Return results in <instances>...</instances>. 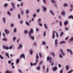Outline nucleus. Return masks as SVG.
Segmentation results:
<instances>
[{"label": "nucleus", "instance_id": "obj_60", "mask_svg": "<svg viewBox=\"0 0 73 73\" xmlns=\"http://www.w3.org/2000/svg\"><path fill=\"white\" fill-rule=\"evenodd\" d=\"M34 45L35 46H36V44L35 42L34 43Z\"/></svg>", "mask_w": 73, "mask_h": 73}, {"label": "nucleus", "instance_id": "obj_54", "mask_svg": "<svg viewBox=\"0 0 73 73\" xmlns=\"http://www.w3.org/2000/svg\"><path fill=\"white\" fill-rule=\"evenodd\" d=\"M42 62H43L42 61H41V62H40L39 64L40 65H41L42 64Z\"/></svg>", "mask_w": 73, "mask_h": 73}, {"label": "nucleus", "instance_id": "obj_18", "mask_svg": "<svg viewBox=\"0 0 73 73\" xmlns=\"http://www.w3.org/2000/svg\"><path fill=\"white\" fill-rule=\"evenodd\" d=\"M22 47V46L21 44H20L19 46L18 47V49H19L20 48H21Z\"/></svg>", "mask_w": 73, "mask_h": 73}, {"label": "nucleus", "instance_id": "obj_6", "mask_svg": "<svg viewBox=\"0 0 73 73\" xmlns=\"http://www.w3.org/2000/svg\"><path fill=\"white\" fill-rule=\"evenodd\" d=\"M55 31L53 32L52 38L54 39L55 38Z\"/></svg>", "mask_w": 73, "mask_h": 73}, {"label": "nucleus", "instance_id": "obj_50", "mask_svg": "<svg viewBox=\"0 0 73 73\" xmlns=\"http://www.w3.org/2000/svg\"><path fill=\"white\" fill-rule=\"evenodd\" d=\"M40 68L39 67H37V69L38 70H40Z\"/></svg>", "mask_w": 73, "mask_h": 73}, {"label": "nucleus", "instance_id": "obj_40", "mask_svg": "<svg viewBox=\"0 0 73 73\" xmlns=\"http://www.w3.org/2000/svg\"><path fill=\"white\" fill-rule=\"evenodd\" d=\"M29 13V11L28 10H27L26 12V13L27 14H28Z\"/></svg>", "mask_w": 73, "mask_h": 73}, {"label": "nucleus", "instance_id": "obj_3", "mask_svg": "<svg viewBox=\"0 0 73 73\" xmlns=\"http://www.w3.org/2000/svg\"><path fill=\"white\" fill-rule=\"evenodd\" d=\"M67 51L68 52H70V54L71 55H72L73 54L71 50V49H67Z\"/></svg>", "mask_w": 73, "mask_h": 73}, {"label": "nucleus", "instance_id": "obj_19", "mask_svg": "<svg viewBox=\"0 0 73 73\" xmlns=\"http://www.w3.org/2000/svg\"><path fill=\"white\" fill-rule=\"evenodd\" d=\"M43 9L44 11H46V7H43Z\"/></svg>", "mask_w": 73, "mask_h": 73}, {"label": "nucleus", "instance_id": "obj_44", "mask_svg": "<svg viewBox=\"0 0 73 73\" xmlns=\"http://www.w3.org/2000/svg\"><path fill=\"white\" fill-rule=\"evenodd\" d=\"M39 54L40 57L41 58L42 57V54H41V53H39Z\"/></svg>", "mask_w": 73, "mask_h": 73}, {"label": "nucleus", "instance_id": "obj_33", "mask_svg": "<svg viewBox=\"0 0 73 73\" xmlns=\"http://www.w3.org/2000/svg\"><path fill=\"white\" fill-rule=\"evenodd\" d=\"M7 14H8V15H11V13H10V12L9 11H7Z\"/></svg>", "mask_w": 73, "mask_h": 73}, {"label": "nucleus", "instance_id": "obj_25", "mask_svg": "<svg viewBox=\"0 0 73 73\" xmlns=\"http://www.w3.org/2000/svg\"><path fill=\"white\" fill-rule=\"evenodd\" d=\"M16 32H17V29L16 28H15L14 30V32L15 33H16Z\"/></svg>", "mask_w": 73, "mask_h": 73}, {"label": "nucleus", "instance_id": "obj_4", "mask_svg": "<svg viewBox=\"0 0 73 73\" xmlns=\"http://www.w3.org/2000/svg\"><path fill=\"white\" fill-rule=\"evenodd\" d=\"M22 57L24 59L25 58V56L24 54H21V56L20 57V58H21Z\"/></svg>", "mask_w": 73, "mask_h": 73}, {"label": "nucleus", "instance_id": "obj_5", "mask_svg": "<svg viewBox=\"0 0 73 73\" xmlns=\"http://www.w3.org/2000/svg\"><path fill=\"white\" fill-rule=\"evenodd\" d=\"M3 49H5L6 50H8L9 49V48L7 46H3Z\"/></svg>", "mask_w": 73, "mask_h": 73}, {"label": "nucleus", "instance_id": "obj_38", "mask_svg": "<svg viewBox=\"0 0 73 73\" xmlns=\"http://www.w3.org/2000/svg\"><path fill=\"white\" fill-rule=\"evenodd\" d=\"M68 6V4L66 3L64 4V7L67 6Z\"/></svg>", "mask_w": 73, "mask_h": 73}, {"label": "nucleus", "instance_id": "obj_30", "mask_svg": "<svg viewBox=\"0 0 73 73\" xmlns=\"http://www.w3.org/2000/svg\"><path fill=\"white\" fill-rule=\"evenodd\" d=\"M19 59H17L16 60V63L17 64L18 63H19Z\"/></svg>", "mask_w": 73, "mask_h": 73}, {"label": "nucleus", "instance_id": "obj_13", "mask_svg": "<svg viewBox=\"0 0 73 73\" xmlns=\"http://www.w3.org/2000/svg\"><path fill=\"white\" fill-rule=\"evenodd\" d=\"M68 18L69 19H73V16L72 15H71L69 16Z\"/></svg>", "mask_w": 73, "mask_h": 73}, {"label": "nucleus", "instance_id": "obj_21", "mask_svg": "<svg viewBox=\"0 0 73 73\" xmlns=\"http://www.w3.org/2000/svg\"><path fill=\"white\" fill-rule=\"evenodd\" d=\"M50 13H51V14L54 16V13H53V12L51 10L50 11Z\"/></svg>", "mask_w": 73, "mask_h": 73}, {"label": "nucleus", "instance_id": "obj_47", "mask_svg": "<svg viewBox=\"0 0 73 73\" xmlns=\"http://www.w3.org/2000/svg\"><path fill=\"white\" fill-rule=\"evenodd\" d=\"M28 33V31L27 30H25V33Z\"/></svg>", "mask_w": 73, "mask_h": 73}, {"label": "nucleus", "instance_id": "obj_59", "mask_svg": "<svg viewBox=\"0 0 73 73\" xmlns=\"http://www.w3.org/2000/svg\"><path fill=\"white\" fill-rule=\"evenodd\" d=\"M36 16V14H34L33 15V17H35Z\"/></svg>", "mask_w": 73, "mask_h": 73}, {"label": "nucleus", "instance_id": "obj_12", "mask_svg": "<svg viewBox=\"0 0 73 73\" xmlns=\"http://www.w3.org/2000/svg\"><path fill=\"white\" fill-rule=\"evenodd\" d=\"M66 43V41H61L60 42V44H64V43Z\"/></svg>", "mask_w": 73, "mask_h": 73}, {"label": "nucleus", "instance_id": "obj_36", "mask_svg": "<svg viewBox=\"0 0 73 73\" xmlns=\"http://www.w3.org/2000/svg\"><path fill=\"white\" fill-rule=\"evenodd\" d=\"M60 26H62V22L61 21L60 22Z\"/></svg>", "mask_w": 73, "mask_h": 73}, {"label": "nucleus", "instance_id": "obj_22", "mask_svg": "<svg viewBox=\"0 0 73 73\" xmlns=\"http://www.w3.org/2000/svg\"><path fill=\"white\" fill-rule=\"evenodd\" d=\"M6 73H12L11 71H6Z\"/></svg>", "mask_w": 73, "mask_h": 73}, {"label": "nucleus", "instance_id": "obj_53", "mask_svg": "<svg viewBox=\"0 0 73 73\" xmlns=\"http://www.w3.org/2000/svg\"><path fill=\"white\" fill-rule=\"evenodd\" d=\"M65 29L66 30H67L68 31L69 29L67 27H66L65 28Z\"/></svg>", "mask_w": 73, "mask_h": 73}, {"label": "nucleus", "instance_id": "obj_45", "mask_svg": "<svg viewBox=\"0 0 73 73\" xmlns=\"http://www.w3.org/2000/svg\"><path fill=\"white\" fill-rule=\"evenodd\" d=\"M46 32L44 31V36H46Z\"/></svg>", "mask_w": 73, "mask_h": 73}, {"label": "nucleus", "instance_id": "obj_29", "mask_svg": "<svg viewBox=\"0 0 73 73\" xmlns=\"http://www.w3.org/2000/svg\"><path fill=\"white\" fill-rule=\"evenodd\" d=\"M44 26L45 27L46 29H48V27L46 26V25L45 24H44Z\"/></svg>", "mask_w": 73, "mask_h": 73}, {"label": "nucleus", "instance_id": "obj_10", "mask_svg": "<svg viewBox=\"0 0 73 73\" xmlns=\"http://www.w3.org/2000/svg\"><path fill=\"white\" fill-rule=\"evenodd\" d=\"M5 31L6 33L7 34H8L9 33V31L7 29H5Z\"/></svg>", "mask_w": 73, "mask_h": 73}, {"label": "nucleus", "instance_id": "obj_57", "mask_svg": "<svg viewBox=\"0 0 73 73\" xmlns=\"http://www.w3.org/2000/svg\"><path fill=\"white\" fill-rule=\"evenodd\" d=\"M12 48V46H10L9 49H11Z\"/></svg>", "mask_w": 73, "mask_h": 73}, {"label": "nucleus", "instance_id": "obj_26", "mask_svg": "<svg viewBox=\"0 0 73 73\" xmlns=\"http://www.w3.org/2000/svg\"><path fill=\"white\" fill-rule=\"evenodd\" d=\"M8 5V4L7 3H5L4 5V7H6Z\"/></svg>", "mask_w": 73, "mask_h": 73}, {"label": "nucleus", "instance_id": "obj_62", "mask_svg": "<svg viewBox=\"0 0 73 73\" xmlns=\"http://www.w3.org/2000/svg\"><path fill=\"white\" fill-rule=\"evenodd\" d=\"M30 65H31V66H33V64L32 63H30Z\"/></svg>", "mask_w": 73, "mask_h": 73}, {"label": "nucleus", "instance_id": "obj_51", "mask_svg": "<svg viewBox=\"0 0 73 73\" xmlns=\"http://www.w3.org/2000/svg\"><path fill=\"white\" fill-rule=\"evenodd\" d=\"M18 71H19L20 73H21L22 72V71L21 70H18Z\"/></svg>", "mask_w": 73, "mask_h": 73}, {"label": "nucleus", "instance_id": "obj_9", "mask_svg": "<svg viewBox=\"0 0 73 73\" xmlns=\"http://www.w3.org/2000/svg\"><path fill=\"white\" fill-rule=\"evenodd\" d=\"M11 4H12V6L14 9H15V5L14 3H11Z\"/></svg>", "mask_w": 73, "mask_h": 73}, {"label": "nucleus", "instance_id": "obj_43", "mask_svg": "<svg viewBox=\"0 0 73 73\" xmlns=\"http://www.w3.org/2000/svg\"><path fill=\"white\" fill-rule=\"evenodd\" d=\"M40 11V9H38L37 10L36 12L37 13H38Z\"/></svg>", "mask_w": 73, "mask_h": 73}, {"label": "nucleus", "instance_id": "obj_35", "mask_svg": "<svg viewBox=\"0 0 73 73\" xmlns=\"http://www.w3.org/2000/svg\"><path fill=\"white\" fill-rule=\"evenodd\" d=\"M36 59H38V54H36Z\"/></svg>", "mask_w": 73, "mask_h": 73}, {"label": "nucleus", "instance_id": "obj_23", "mask_svg": "<svg viewBox=\"0 0 73 73\" xmlns=\"http://www.w3.org/2000/svg\"><path fill=\"white\" fill-rule=\"evenodd\" d=\"M3 21L5 23V19L4 17L3 18Z\"/></svg>", "mask_w": 73, "mask_h": 73}, {"label": "nucleus", "instance_id": "obj_37", "mask_svg": "<svg viewBox=\"0 0 73 73\" xmlns=\"http://www.w3.org/2000/svg\"><path fill=\"white\" fill-rule=\"evenodd\" d=\"M40 22H39L38 23V25H39V26H42V25L41 24H40Z\"/></svg>", "mask_w": 73, "mask_h": 73}, {"label": "nucleus", "instance_id": "obj_28", "mask_svg": "<svg viewBox=\"0 0 73 73\" xmlns=\"http://www.w3.org/2000/svg\"><path fill=\"white\" fill-rule=\"evenodd\" d=\"M56 33V36L57 37H58V36H59V35H58V34L57 33V32H56V31H55V33Z\"/></svg>", "mask_w": 73, "mask_h": 73}, {"label": "nucleus", "instance_id": "obj_46", "mask_svg": "<svg viewBox=\"0 0 73 73\" xmlns=\"http://www.w3.org/2000/svg\"><path fill=\"white\" fill-rule=\"evenodd\" d=\"M63 34H64L63 32H61V35H60V36H62L63 35Z\"/></svg>", "mask_w": 73, "mask_h": 73}, {"label": "nucleus", "instance_id": "obj_8", "mask_svg": "<svg viewBox=\"0 0 73 73\" xmlns=\"http://www.w3.org/2000/svg\"><path fill=\"white\" fill-rule=\"evenodd\" d=\"M68 22L66 21H65L64 23V24L65 25V26H66L67 24H68Z\"/></svg>", "mask_w": 73, "mask_h": 73}, {"label": "nucleus", "instance_id": "obj_39", "mask_svg": "<svg viewBox=\"0 0 73 73\" xmlns=\"http://www.w3.org/2000/svg\"><path fill=\"white\" fill-rule=\"evenodd\" d=\"M73 70H71L70 71H69L68 72V73H71L72 72H73Z\"/></svg>", "mask_w": 73, "mask_h": 73}, {"label": "nucleus", "instance_id": "obj_2", "mask_svg": "<svg viewBox=\"0 0 73 73\" xmlns=\"http://www.w3.org/2000/svg\"><path fill=\"white\" fill-rule=\"evenodd\" d=\"M52 60V58L51 57H49V56H48L47 58V60L48 61H49V62L50 63H52V62L51 60Z\"/></svg>", "mask_w": 73, "mask_h": 73}, {"label": "nucleus", "instance_id": "obj_49", "mask_svg": "<svg viewBox=\"0 0 73 73\" xmlns=\"http://www.w3.org/2000/svg\"><path fill=\"white\" fill-rule=\"evenodd\" d=\"M48 70H49L48 68H47L46 69V72H48Z\"/></svg>", "mask_w": 73, "mask_h": 73}, {"label": "nucleus", "instance_id": "obj_27", "mask_svg": "<svg viewBox=\"0 0 73 73\" xmlns=\"http://www.w3.org/2000/svg\"><path fill=\"white\" fill-rule=\"evenodd\" d=\"M42 43L44 45H45L46 44V42H45L42 41Z\"/></svg>", "mask_w": 73, "mask_h": 73}, {"label": "nucleus", "instance_id": "obj_24", "mask_svg": "<svg viewBox=\"0 0 73 73\" xmlns=\"http://www.w3.org/2000/svg\"><path fill=\"white\" fill-rule=\"evenodd\" d=\"M51 1L52 3H56V2L54 0H51Z\"/></svg>", "mask_w": 73, "mask_h": 73}, {"label": "nucleus", "instance_id": "obj_41", "mask_svg": "<svg viewBox=\"0 0 73 73\" xmlns=\"http://www.w3.org/2000/svg\"><path fill=\"white\" fill-rule=\"evenodd\" d=\"M26 24L28 25L29 26V23L27 22L26 21Z\"/></svg>", "mask_w": 73, "mask_h": 73}, {"label": "nucleus", "instance_id": "obj_16", "mask_svg": "<svg viewBox=\"0 0 73 73\" xmlns=\"http://www.w3.org/2000/svg\"><path fill=\"white\" fill-rule=\"evenodd\" d=\"M50 54L51 55H52L53 56H55V54L53 52H50Z\"/></svg>", "mask_w": 73, "mask_h": 73}, {"label": "nucleus", "instance_id": "obj_31", "mask_svg": "<svg viewBox=\"0 0 73 73\" xmlns=\"http://www.w3.org/2000/svg\"><path fill=\"white\" fill-rule=\"evenodd\" d=\"M33 53V51L32 50H31L30 51V54L31 55Z\"/></svg>", "mask_w": 73, "mask_h": 73}, {"label": "nucleus", "instance_id": "obj_32", "mask_svg": "<svg viewBox=\"0 0 73 73\" xmlns=\"http://www.w3.org/2000/svg\"><path fill=\"white\" fill-rule=\"evenodd\" d=\"M0 57L1 59H3V56H2L1 55H0Z\"/></svg>", "mask_w": 73, "mask_h": 73}, {"label": "nucleus", "instance_id": "obj_42", "mask_svg": "<svg viewBox=\"0 0 73 73\" xmlns=\"http://www.w3.org/2000/svg\"><path fill=\"white\" fill-rule=\"evenodd\" d=\"M3 40L6 41L7 40V39L6 38H3Z\"/></svg>", "mask_w": 73, "mask_h": 73}, {"label": "nucleus", "instance_id": "obj_11", "mask_svg": "<svg viewBox=\"0 0 73 73\" xmlns=\"http://www.w3.org/2000/svg\"><path fill=\"white\" fill-rule=\"evenodd\" d=\"M61 14L62 15L64 16L65 14V13L64 11H63L61 12Z\"/></svg>", "mask_w": 73, "mask_h": 73}, {"label": "nucleus", "instance_id": "obj_56", "mask_svg": "<svg viewBox=\"0 0 73 73\" xmlns=\"http://www.w3.org/2000/svg\"><path fill=\"white\" fill-rule=\"evenodd\" d=\"M11 62V60H9L8 61V63L9 64H10Z\"/></svg>", "mask_w": 73, "mask_h": 73}, {"label": "nucleus", "instance_id": "obj_52", "mask_svg": "<svg viewBox=\"0 0 73 73\" xmlns=\"http://www.w3.org/2000/svg\"><path fill=\"white\" fill-rule=\"evenodd\" d=\"M20 15H19V14H18V18L19 19H20Z\"/></svg>", "mask_w": 73, "mask_h": 73}, {"label": "nucleus", "instance_id": "obj_1", "mask_svg": "<svg viewBox=\"0 0 73 73\" xmlns=\"http://www.w3.org/2000/svg\"><path fill=\"white\" fill-rule=\"evenodd\" d=\"M33 33V29H30V31L29 32V35L30 36V37H31V39L32 40H34V36H31V34Z\"/></svg>", "mask_w": 73, "mask_h": 73}, {"label": "nucleus", "instance_id": "obj_61", "mask_svg": "<svg viewBox=\"0 0 73 73\" xmlns=\"http://www.w3.org/2000/svg\"><path fill=\"white\" fill-rule=\"evenodd\" d=\"M21 7H22L23 6V3L22 2H21Z\"/></svg>", "mask_w": 73, "mask_h": 73}, {"label": "nucleus", "instance_id": "obj_15", "mask_svg": "<svg viewBox=\"0 0 73 73\" xmlns=\"http://www.w3.org/2000/svg\"><path fill=\"white\" fill-rule=\"evenodd\" d=\"M58 68L57 67H53V70L54 71H55Z\"/></svg>", "mask_w": 73, "mask_h": 73}, {"label": "nucleus", "instance_id": "obj_34", "mask_svg": "<svg viewBox=\"0 0 73 73\" xmlns=\"http://www.w3.org/2000/svg\"><path fill=\"white\" fill-rule=\"evenodd\" d=\"M13 41L14 42L15 40L16 39V38L15 37H13Z\"/></svg>", "mask_w": 73, "mask_h": 73}, {"label": "nucleus", "instance_id": "obj_58", "mask_svg": "<svg viewBox=\"0 0 73 73\" xmlns=\"http://www.w3.org/2000/svg\"><path fill=\"white\" fill-rule=\"evenodd\" d=\"M36 31H39V29L38 28H36Z\"/></svg>", "mask_w": 73, "mask_h": 73}, {"label": "nucleus", "instance_id": "obj_7", "mask_svg": "<svg viewBox=\"0 0 73 73\" xmlns=\"http://www.w3.org/2000/svg\"><path fill=\"white\" fill-rule=\"evenodd\" d=\"M55 44L56 45L58 44V40L57 39H56L55 40Z\"/></svg>", "mask_w": 73, "mask_h": 73}, {"label": "nucleus", "instance_id": "obj_14", "mask_svg": "<svg viewBox=\"0 0 73 73\" xmlns=\"http://www.w3.org/2000/svg\"><path fill=\"white\" fill-rule=\"evenodd\" d=\"M60 51H61V52L62 53V55H63V56H64L65 55V54H64V53L63 52V51L62 50V49H60Z\"/></svg>", "mask_w": 73, "mask_h": 73}, {"label": "nucleus", "instance_id": "obj_17", "mask_svg": "<svg viewBox=\"0 0 73 73\" xmlns=\"http://www.w3.org/2000/svg\"><path fill=\"white\" fill-rule=\"evenodd\" d=\"M6 56H7L8 58H9V55L8 53H6L5 54Z\"/></svg>", "mask_w": 73, "mask_h": 73}, {"label": "nucleus", "instance_id": "obj_20", "mask_svg": "<svg viewBox=\"0 0 73 73\" xmlns=\"http://www.w3.org/2000/svg\"><path fill=\"white\" fill-rule=\"evenodd\" d=\"M66 69L67 70H68L69 69V67L68 66H66Z\"/></svg>", "mask_w": 73, "mask_h": 73}, {"label": "nucleus", "instance_id": "obj_64", "mask_svg": "<svg viewBox=\"0 0 73 73\" xmlns=\"http://www.w3.org/2000/svg\"><path fill=\"white\" fill-rule=\"evenodd\" d=\"M63 70H61L60 71V73H63Z\"/></svg>", "mask_w": 73, "mask_h": 73}, {"label": "nucleus", "instance_id": "obj_55", "mask_svg": "<svg viewBox=\"0 0 73 73\" xmlns=\"http://www.w3.org/2000/svg\"><path fill=\"white\" fill-rule=\"evenodd\" d=\"M43 1L44 3H46V1L45 0H43Z\"/></svg>", "mask_w": 73, "mask_h": 73}, {"label": "nucleus", "instance_id": "obj_48", "mask_svg": "<svg viewBox=\"0 0 73 73\" xmlns=\"http://www.w3.org/2000/svg\"><path fill=\"white\" fill-rule=\"evenodd\" d=\"M59 56L60 58H62V56L61 55V54L59 55Z\"/></svg>", "mask_w": 73, "mask_h": 73}, {"label": "nucleus", "instance_id": "obj_63", "mask_svg": "<svg viewBox=\"0 0 73 73\" xmlns=\"http://www.w3.org/2000/svg\"><path fill=\"white\" fill-rule=\"evenodd\" d=\"M71 41H73V37H72L71 39Z\"/></svg>", "mask_w": 73, "mask_h": 73}]
</instances>
